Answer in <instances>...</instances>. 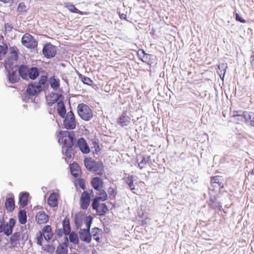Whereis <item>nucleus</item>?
<instances>
[{
  "instance_id": "f257e3e1",
  "label": "nucleus",
  "mask_w": 254,
  "mask_h": 254,
  "mask_svg": "<svg viewBox=\"0 0 254 254\" xmlns=\"http://www.w3.org/2000/svg\"><path fill=\"white\" fill-rule=\"evenodd\" d=\"M99 196H96L92 202V208L95 210L99 215H104L108 210V207L105 203H101L107 198V194L105 191L98 193Z\"/></svg>"
},
{
  "instance_id": "f03ea898",
  "label": "nucleus",
  "mask_w": 254,
  "mask_h": 254,
  "mask_svg": "<svg viewBox=\"0 0 254 254\" xmlns=\"http://www.w3.org/2000/svg\"><path fill=\"white\" fill-rule=\"evenodd\" d=\"M59 141L66 147H72L73 145L75 135L73 132L67 130L61 131L59 133Z\"/></svg>"
},
{
  "instance_id": "7ed1b4c3",
  "label": "nucleus",
  "mask_w": 254,
  "mask_h": 254,
  "mask_svg": "<svg viewBox=\"0 0 254 254\" xmlns=\"http://www.w3.org/2000/svg\"><path fill=\"white\" fill-rule=\"evenodd\" d=\"M84 162L85 166L88 170L97 172L99 175L103 173V164L102 163L96 162L91 158H86Z\"/></svg>"
},
{
  "instance_id": "20e7f679",
  "label": "nucleus",
  "mask_w": 254,
  "mask_h": 254,
  "mask_svg": "<svg viewBox=\"0 0 254 254\" xmlns=\"http://www.w3.org/2000/svg\"><path fill=\"white\" fill-rule=\"evenodd\" d=\"M77 113L83 120L87 121L93 117V112L90 107L83 103L79 104L77 107Z\"/></svg>"
},
{
  "instance_id": "39448f33",
  "label": "nucleus",
  "mask_w": 254,
  "mask_h": 254,
  "mask_svg": "<svg viewBox=\"0 0 254 254\" xmlns=\"http://www.w3.org/2000/svg\"><path fill=\"white\" fill-rule=\"evenodd\" d=\"M18 58V50L15 46L10 48L8 57L5 60V68H10L16 62Z\"/></svg>"
},
{
  "instance_id": "423d86ee",
  "label": "nucleus",
  "mask_w": 254,
  "mask_h": 254,
  "mask_svg": "<svg viewBox=\"0 0 254 254\" xmlns=\"http://www.w3.org/2000/svg\"><path fill=\"white\" fill-rule=\"evenodd\" d=\"M234 117L236 118V120L241 121H250L251 125L254 126V112H247V111H236L234 112L233 115Z\"/></svg>"
},
{
  "instance_id": "0eeeda50",
  "label": "nucleus",
  "mask_w": 254,
  "mask_h": 254,
  "mask_svg": "<svg viewBox=\"0 0 254 254\" xmlns=\"http://www.w3.org/2000/svg\"><path fill=\"white\" fill-rule=\"evenodd\" d=\"M63 121V126L67 129H73L76 127L74 115L72 111H69L64 116Z\"/></svg>"
},
{
  "instance_id": "6e6552de",
  "label": "nucleus",
  "mask_w": 254,
  "mask_h": 254,
  "mask_svg": "<svg viewBox=\"0 0 254 254\" xmlns=\"http://www.w3.org/2000/svg\"><path fill=\"white\" fill-rule=\"evenodd\" d=\"M91 221L86 222L87 229H81L79 233L80 239L87 243H90L92 240V236L90 233Z\"/></svg>"
},
{
  "instance_id": "1a4fd4ad",
  "label": "nucleus",
  "mask_w": 254,
  "mask_h": 254,
  "mask_svg": "<svg viewBox=\"0 0 254 254\" xmlns=\"http://www.w3.org/2000/svg\"><path fill=\"white\" fill-rule=\"evenodd\" d=\"M22 44L28 48H34L37 46V42L30 34H25L21 40Z\"/></svg>"
},
{
  "instance_id": "9d476101",
  "label": "nucleus",
  "mask_w": 254,
  "mask_h": 254,
  "mask_svg": "<svg viewBox=\"0 0 254 254\" xmlns=\"http://www.w3.org/2000/svg\"><path fill=\"white\" fill-rule=\"evenodd\" d=\"M43 54L44 56L48 59L54 57L57 53L56 47L51 43L46 44L43 47Z\"/></svg>"
},
{
  "instance_id": "9b49d317",
  "label": "nucleus",
  "mask_w": 254,
  "mask_h": 254,
  "mask_svg": "<svg viewBox=\"0 0 254 254\" xmlns=\"http://www.w3.org/2000/svg\"><path fill=\"white\" fill-rule=\"evenodd\" d=\"M91 202L90 194L87 191H83L80 198V206L82 209H86L89 206Z\"/></svg>"
},
{
  "instance_id": "f8f14e48",
  "label": "nucleus",
  "mask_w": 254,
  "mask_h": 254,
  "mask_svg": "<svg viewBox=\"0 0 254 254\" xmlns=\"http://www.w3.org/2000/svg\"><path fill=\"white\" fill-rule=\"evenodd\" d=\"M15 224V220L14 218H10L8 223L4 224L2 227V230L4 233L7 235L9 236L12 233V229Z\"/></svg>"
},
{
  "instance_id": "ddd939ff",
  "label": "nucleus",
  "mask_w": 254,
  "mask_h": 254,
  "mask_svg": "<svg viewBox=\"0 0 254 254\" xmlns=\"http://www.w3.org/2000/svg\"><path fill=\"white\" fill-rule=\"evenodd\" d=\"M49 215L44 211H41L37 213L35 216V220L38 224L46 223L49 220Z\"/></svg>"
},
{
  "instance_id": "4468645a",
  "label": "nucleus",
  "mask_w": 254,
  "mask_h": 254,
  "mask_svg": "<svg viewBox=\"0 0 254 254\" xmlns=\"http://www.w3.org/2000/svg\"><path fill=\"white\" fill-rule=\"evenodd\" d=\"M77 144L78 147L83 153L87 154L90 151V149L84 138L82 137L79 138L77 140Z\"/></svg>"
},
{
  "instance_id": "2eb2a0df",
  "label": "nucleus",
  "mask_w": 254,
  "mask_h": 254,
  "mask_svg": "<svg viewBox=\"0 0 254 254\" xmlns=\"http://www.w3.org/2000/svg\"><path fill=\"white\" fill-rule=\"evenodd\" d=\"M40 86H38L37 84H29L26 89V91L28 95L30 96H34L37 94L42 90L40 88Z\"/></svg>"
},
{
  "instance_id": "dca6fc26",
  "label": "nucleus",
  "mask_w": 254,
  "mask_h": 254,
  "mask_svg": "<svg viewBox=\"0 0 254 254\" xmlns=\"http://www.w3.org/2000/svg\"><path fill=\"white\" fill-rule=\"evenodd\" d=\"M92 187L96 190L99 191V193H101L103 191H105L102 189L103 182L101 179L98 177H95L92 179L91 181Z\"/></svg>"
},
{
  "instance_id": "f3484780",
  "label": "nucleus",
  "mask_w": 254,
  "mask_h": 254,
  "mask_svg": "<svg viewBox=\"0 0 254 254\" xmlns=\"http://www.w3.org/2000/svg\"><path fill=\"white\" fill-rule=\"evenodd\" d=\"M59 195L56 192L51 193L47 200L49 205L52 207H55L58 205Z\"/></svg>"
},
{
  "instance_id": "a211bd4d",
  "label": "nucleus",
  "mask_w": 254,
  "mask_h": 254,
  "mask_svg": "<svg viewBox=\"0 0 254 254\" xmlns=\"http://www.w3.org/2000/svg\"><path fill=\"white\" fill-rule=\"evenodd\" d=\"M20 238V233L19 232L14 233L10 238L9 244L10 248H12L17 247L19 244V240Z\"/></svg>"
},
{
  "instance_id": "6ab92c4d",
  "label": "nucleus",
  "mask_w": 254,
  "mask_h": 254,
  "mask_svg": "<svg viewBox=\"0 0 254 254\" xmlns=\"http://www.w3.org/2000/svg\"><path fill=\"white\" fill-rule=\"evenodd\" d=\"M16 71L17 70H14L13 68L8 71V79L9 81L12 83L17 82L20 79L19 75L17 74Z\"/></svg>"
},
{
  "instance_id": "aec40b11",
  "label": "nucleus",
  "mask_w": 254,
  "mask_h": 254,
  "mask_svg": "<svg viewBox=\"0 0 254 254\" xmlns=\"http://www.w3.org/2000/svg\"><path fill=\"white\" fill-rule=\"evenodd\" d=\"M64 7L68 9V10L72 12V13H76L80 15H87L89 13L86 11H81L78 10L74 5L69 3H65Z\"/></svg>"
},
{
  "instance_id": "412c9836",
  "label": "nucleus",
  "mask_w": 254,
  "mask_h": 254,
  "mask_svg": "<svg viewBox=\"0 0 254 254\" xmlns=\"http://www.w3.org/2000/svg\"><path fill=\"white\" fill-rule=\"evenodd\" d=\"M19 75L23 79H28L29 67L25 65H21L18 67Z\"/></svg>"
},
{
  "instance_id": "4be33fe9",
  "label": "nucleus",
  "mask_w": 254,
  "mask_h": 254,
  "mask_svg": "<svg viewBox=\"0 0 254 254\" xmlns=\"http://www.w3.org/2000/svg\"><path fill=\"white\" fill-rule=\"evenodd\" d=\"M42 231V234L44 237V238L47 241H49L52 239L53 236V233L52 227L50 225H47L44 227Z\"/></svg>"
},
{
  "instance_id": "5701e85b",
  "label": "nucleus",
  "mask_w": 254,
  "mask_h": 254,
  "mask_svg": "<svg viewBox=\"0 0 254 254\" xmlns=\"http://www.w3.org/2000/svg\"><path fill=\"white\" fill-rule=\"evenodd\" d=\"M28 192H21L19 196V203L22 207H24L28 204Z\"/></svg>"
},
{
  "instance_id": "b1692460",
  "label": "nucleus",
  "mask_w": 254,
  "mask_h": 254,
  "mask_svg": "<svg viewBox=\"0 0 254 254\" xmlns=\"http://www.w3.org/2000/svg\"><path fill=\"white\" fill-rule=\"evenodd\" d=\"M70 172L71 174L75 178H77L80 176L81 174V171L80 167L76 163H73L70 165Z\"/></svg>"
},
{
  "instance_id": "393cba45",
  "label": "nucleus",
  "mask_w": 254,
  "mask_h": 254,
  "mask_svg": "<svg viewBox=\"0 0 254 254\" xmlns=\"http://www.w3.org/2000/svg\"><path fill=\"white\" fill-rule=\"evenodd\" d=\"M102 230L97 227L94 228L92 230V237L97 242H99L102 237Z\"/></svg>"
},
{
  "instance_id": "a878e982",
  "label": "nucleus",
  "mask_w": 254,
  "mask_h": 254,
  "mask_svg": "<svg viewBox=\"0 0 254 254\" xmlns=\"http://www.w3.org/2000/svg\"><path fill=\"white\" fill-rule=\"evenodd\" d=\"M57 111L59 115L64 118L66 114V110L63 101H60L57 103Z\"/></svg>"
},
{
  "instance_id": "bb28decb",
  "label": "nucleus",
  "mask_w": 254,
  "mask_h": 254,
  "mask_svg": "<svg viewBox=\"0 0 254 254\" xmlns=\"http://www.w3.org/2000/svg\"><path fill=\"white\" fill-rule=\"evenodd\" d=\"M118 123L122 127L128 126L130 123V118L123 113L118 119Z\"/></svg>"
},
{
  "instance_id": "cd10ccee",
  "label": "nucleus",
  "mask_w": 254,
  "mask_h": 254,
  "mask_svg": "<svg viewBox=\"0 0 254 254\" xmlns=\"http://www.w3.org/2000/svg\"><path fill=\"white\" fill-rule=\"evenodd\" d=\"M63 231L65 235H68L70 232V227L69 218L65 217L63 221Z\"/></svg>"
},
{
  "instance_id": "c85d7f7f",
  "label": "nucleus",
  "mask_w": 254,
  "mask_h": 254,
  "mask_svg": "<svg viewBox=\"0 0 254 254\" xmlns=\"http://www.w3.org/2000/svg\"><path fill=\"white\" fill-rule=\"evenodd\" d=\"M5 206L8 211L12 212L15 207L14 198L12 197L7 198L5 202Z\"/></svg>"
},
{
  "instance_id": "c756f323",
  "label": "nucleus",
  "mask_w": 254,
  "mask_h": 254,
  "mask_svg": "<svg viewBox=\"0 0 254 254\" xmlns=\"http://www.w3.org/2000/svg\"><path fill=\"white\" fill-rule=\"evenodd\" d=\"M39 75L38 69L36 67L29 68L28 79H35Z\"/></svg>"
},
{
  "instance_id": "7c9ffc66",
  "label": "nucleus",
  "mask_w": 254,
  "mask_h": 254,
  "mask_svg": "<svg viewBox=\"0 0 254 254\" xmlns=\"http://www.w3.org/2000/svg\"><path fill=\"white\" fill-rule=\"evenodd\" d=\"M19 222L21 224H25L27 222L26 212L25 210H21L18 214Z\"/></svg>"
},
{
  "instance_id": "2f4dec72",
  "label": "nucleus",
  "mask_w": 254,
  "mask_h": 254,
  "mask_svg": "<svg viewBox=\"0 0 254 254\" xmlns=\"http://www.w3.org/2000/svg\"><path fill=\"white\" fill-rule=\"evenodd\" d=\"M50 83L51 87L54 90H57L60 87V80L56 79L54 76L50 78Z\"/></svg>"
},
{
  "instance_id": "473e14b6",
  "label": "nucleus",
  "mask_w": 254,
  "mask_h": 254,
  "mask_svg": "<svg viewBox=\"0 0 254 254\" xmlns=\"http://www.w3.org/2000/svg\"><path fill=\"white\" fill-rule=\"evenodd\" d=\"M48 80L47 75H41L38 84H37L38 86H40V88L44 90L46 88V84Z\"/></svg>"
},
{
  "instance_id": "72a5a7b5",
  "label": "nucleus",
  "mask_w": 254,
  "mask_h": 254,
  "mask_svg": "<svg viewBox=\"0 0 254 254\" xmlns=\"http://www.w3.org/2000/svg\"><path fill=\"white\" fill-rule=\"evenodd\" d=\"M226 68L227 64H222L218 66V70L217 71V72L222 80L223 79Z\"/></svg>"
},
{
  "instance_id": "f704fd0d",
  "label": "nucleus",
  "mask_w": 254,
  "mask_h": 254,
  "mask_svg": "<svg viewBox=\"0 0 254 254\" xmlns=\"http://www.w3.org/2000/svg\"><path fill=\"white\" fill-rule=\"evenodd\" d=\"M67 251L66 246L64 244H61L57 247L56 254H67Z\"/></svg>"
},
{
  "instance_id": "c9c22d12",
  "label": "nucleus",
  "mask_w": 254,
  "mask_h": 254,
  "mask_svg": "<svg viewBox=\"0 0 254 254\" xmlns=\"http://www.w3.org/2000/svg\"><path fill=\"white\" fill-rule=\"evenodd\" d=\"M27 6L23 2L19 3L18 5L17 11L19 14H22L27 12Z\"/></svg>"
},
{
  "instance_id": "e433bc0d",
  "label": "nucleus",
  "mask_w": 254,
  "mask_h": 254,
  "mask_svg": "<svg viewBox=\"0 0 254 254\" xmlns=\"http://www.w3.org/2000/svg\"><path fill=\"white\" fill-rule=\"evenodd\" d=\"M91 151L93 154H97L100 151L99 145L98 142L93 141L91 146Z\"/></svg>"
},
{
  "instance_id": "4c0bfd02",
  "label": "nucleus",
  "mask_w": 254,
  "mask_h": 254,
  "mask_svg": "<svg viewBox=\"0 0 254 254\" xmlns=\"http://www.w3.org/2000/svg\"><path fill=\"white\" fill-rule=\"evenodd\" d=\"M69 241L71 243H73L74 245L78 244L79 242V240L77 235L73 232L69 233Z\"/></svg>"
},
{
  "instance_id": "58836bf2",
  "label": "nucleus",
  "mask_w": 254,
  "mask_h": 254,
  "mask_svg": "<svg viewBox=\"0 0 254 254\" xmlns=\"http://www.w3.org/2000/svg\"><path fill=\"white\" fill-rule=\"evenodd\" d=\"M124 181L125 183L128 185L131 190H133L135 189L134 186L133 185V179L132 176H130L124 178Z\"/></svg>"
},
{
  "instance_id": "ea45409f",
  "label": "nucleus",
  "mask_w": 254,
  "mask_h": 254,
  "mask_svg": "<svg viewBox=\"0 0 254 254\" xmlns=\"http://www.w3.org/2000/svg\"><path fill=\"white\" fill-rule=\"evenodd\" d=\"M7 47L0 45V60H2L7 52Z\"/></svg>"
},
{
  "instance_id": "a19ab883",
  "label": "nucleus",
  "mask_w": 254,
  "mask_h": 254,
  "mask_svg": "<svg viewBox=\"0 0 254 254\" xmlns=\"http://www.w3.org/2000/svg\"><path fill=\"white\" fill-rule=\"evenodd\" d=\"M43 235L41 231H39L36 234V237L35 239H36L37 244L38 245H39V246L42 245V241L43 240Z\"/></svg>"
},
{
  "instance_id": "79ce46f5",
  "label": "nucleus",
  "mask_w": 254,
  "mask_h": 254,
  "mask_svg": "<svg viewBox=\"0 0 254 254\" xmlns=\"http://www.w3.org/2000/svg\"><path fill=\"white\" fill-rule=\"evenodd\" d=\"M137 55L143 62H146L147 56H149V55L145 54L144 51L143 50L138 52Z\"/></svg>"
},
{
  "instance_id": "37998d69",
  "label": "nucleus",
  "mask_w": 254,
  "mask_h": 254,
  "mask_svg": "<svg viewBox=\"0 0 254 254\" xmlns=\"http://www.w3.org/2000/svg\"><path fill=\"white\" fill-rule=\"evenodd\" d=\"M220 178L219 176L213 177L211 178V183L213 185H218V186H220Z\"/></svg>"
},
{
  "instance_id": "c03bdc74",
  "label": "nucleus",
  "mask_w": 254,
  "mask_h": 254,
  "mask_svg": "<svg viewBox=\"0 0 254 254\" xmlns=\"http://www.w3.org/2000/svg\"><path fill=\"white\" fill-rule=\"evenodd\" d=\"M81 80L84 84L89 85H91L93 83V81L90 78L86 76L81 77Z\"/></svg>"
},
{
  "instance_id": "a18cd8bd",
  "label": "nucleus",
  "mask_w": 254,
  "mask_h": 254,
  "mask_svg": "<svg viewBox=\"0 0 254 254\" xmlns=\"http://www.w3.org/2000/svg\"><path fill=\"white\" fill-rule=\"evenodd\" d=\"M67 148L65 151V156L68 158L70 159L72 157V147H66Z\"/></svg>"
},
{
  "instance_id": "49530a36",
  "label": "nucleus",
  "mask_w": 254,
  "mask_h": 254,
  "mask_svg": "<svg viewBox=\"0 0 254 254\" xmlns=\"http://www.w3.org/2000/svg\"><path fill=\"white\" fill-rule=\"evenodd\" d=\"M102 90L106 92H109L111 90V84L107 83L105 85L103 84Z\"/></svg>"
},
{
  "instance_id": "de8ad7c7",
  "label": "nucleus",
  "mask_w": 254,
  "mask_h": 254,
  "mask_svg": "<svg viewBox=\"0 0 254 254\" xmlns=\"http://www.w3.org/2000/svg\"><path fill=\"white\" fill-rule=\"evenodd\" d=\"M146 164V161L144 157H143L140 162L138 163V166L140 169L145 167Z\"/></svg>"
},
{
  "instance_id": "09e8293b",
  "label": "nucleus",
  "mask_w": 254,
  "mask_h": 254,
  "mask_svg": "<svg viewBox=\"0 0 254 254\" xmlns=\"http://www.w3.org/2000/svg\"><path fill=\"white\" fill-rule=\"evenodd\" d=\"M45 250L49 253H52L55 251V248L52 245H48L46 246Z\"/></svg>"
},
{
  "instance_id": "8fccbe9b",
  "label": "nucleus",
  "mask_w": 254,
  "mask_h": 254,
  "mask_svg": "<svg viewBox=\"0 0 254 254\" xmlns=\"http://www.w3.org/2000/svg\"><path fill=\"white\" fill-rule=\"evenodd\" d=\"M236 20L238 21H239L241 23H246V20L243 19L238 13H236Z\"/></svg>"
},
{
  "instance_id": "3c124183",
  "label": "nucleus",
  "mask_w": 254,
  "mask_h": 254,
  "mask_svg": "<svg viewBox=\"0 0 254 254\" xmlns=\"http://www.w3.org/2000/svg\"><path fill=\"white\" fill-rule=\"evenodd\" d=\"M78 185L82 189H85V182L82 179L78 180Z\"/></svg>"
},
{
  "instance_id": "603ef678",
  "label": "nucleus",
  "mask_w": 254,
  "mask_h": 254,
  "mask_svg": "<svg viewBox=\"0 0 254 254\" xmlns=\"http://www.w3.org/2000/svg\"><path fill=\"white\" fill-rule=\"evenodd\" d=\"M251 59H252V60L251 62V64L252 65V68L254 70V56H252Z\"/></svg>"
},
{
  "instance_id": "864d4df0",
  "label": "nucleus",
  "mask_w": 254,
  "mask_h": 254,
  "mask_svg": "<svg viewBox=\"0 0 254 254\" xmlns=\"http://www.w3.org/2000/svg\"><path fill=\"white\" fill-rule=\"evenodd\" d=\"M13 0H0V1L4 3H7L12 1Z\"/></svg>"
},
{
  "instance_id": "5fc2aeb1",
  "label": "nucleus",
  "mask_w": 254,
  "mask_h": 254,
  "mask_svg": "<svg viewBox=\"0 0 254 254\" xmlns=\"http://www.w3.org/2000/svg\"><path fill=\"white\" fill-rule=\"evenodd\" d=\"M120 18L123 19H126V15L125 14H122L121 15H120Z\"/></svg>"
},
{
  "instance_id": "6e6d98bb",
  "label": "nucleus",
  "mask_w": 254,
  "mask_h": 254,
  "mask_svg": "<svg viewBox=\"0 0 254 254\" xmlns=\"http://www.w3.org/2000/svg\"><path fill=\"white\" fill-rule=\"evenodd\" d=\"M251 174L254 175V168L252 170V171L251 172Z\"/></svg>"
},
{
  "instance_id": "4d7b16f0",
  "label": "nucleus",
  "mask_w": 254,
  "mask_h": 254,
  "mask_svg": "<svg viewBox=\"0 0 254 254\" xmlns=\"http://www.w3.org/2000/svg\"><path fill=\"white\" fill-rule=\"evenodd\" d=\"M112 194L114 193V191H113V190H112Z\"/></svg>"
},
{
  "instance_id": "13d9d810",
  "label": "nucleus",
  "mask_w": 254,
  "mask_h": 254,
  "mask_svg": "<svg viewBox=\"0 0 254 254\" xmlns=\"http://www.w3.org/2000/svg\"><path fill=\"white\" fill-rule=\"evenodd\" d=\"M71 254H77V253H72Z\"/></svg>"
}]
</instances>
